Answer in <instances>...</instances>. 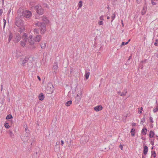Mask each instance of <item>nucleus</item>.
Segmentation results:
<instances>
[{"mask_svg":"<svg viewBox=\"0 0 158 158\" xmlns=\"http://www.w3.org/2000/svg\"><path fill=\"white\" fill-rule=\"evenodd\" d=\"M143 110V108L142 107H141L140 108V110Z\"/></svg>","mask_w":158,"mask_h":158,"instance_id":"obj_54","label":"nucleus"},{"mask_svg":"<svg viewBox=\"0 0 158 158\" xmlns=\"http://www.w3.org/2000/svg\"><path fill=\"white\" fill-rule=\"evenodd\" d=\"M149 119L150 120V121L151 123H152L154 122L152 118V117H150Z\"/></svg>","mask_w":158,"mask_h":158,"instance_id":"obj_40","label":"nucleus"},{"mask_svg":"<svg viewBox=\"0 0 158 158\" xmlns=\"http://www.w3.org/2000/svg\"><path fill=\"white\" fill-rule=\"evenodd\" d=\"M23 15L24 17L28 18L31 16V13L28 10L23 11Z\"/></svg>","mask_w":158,"mask_h":158,"instance_id":"obj_5","label":"nucleus"},{"mask_svg":"<svg viewBox=\"0 0 158 158\" xmlns=\"http://www.w3.org/2000/svg\"><path fill=\"white\" fill-rule=\"evenodd\" d=\"M39 99L40 101H42L44 98V96L43 94V93H41L39 96Z\"/></svg>","mask_w":158,"mask_h":158,"instance_id":"obj_17","label":"nucleus"},{"mask_svg":"<svg viewBox=\"0 0 158 158\" xmlns=\"http://www.w3.org/2000/svg\"><path fill=\"white\" fill-rule=\"evenodd\" d=\"M21 139L24 142L31 143V145L32 144V143L35 141V139L34 137H29L23 136Z\"/></svg>","mask_w":158,"mask_h":158,"instance_id":"obj_3","label":"nucleus"},{"mask_svg":"<svg viewBox=\"0 0 158 158\" xmlns=\"http://www.w3.org/2000/svg\"><path fill=\"white\" fill-rule=\"evenodd\" d=\"M44 6L46 7L47 8H48V6L47 4H44Z\"/></svg>","mask_w":158,"mask_h":158,"instance_id":"obj_47","label":"nucleus"},{"mask_svg":"<svg viewBox=\"0 0 158 158\" xmlns=\"http://www.w3.org/2000/svg\"><path fill=\"white\" fill-rule=\"evenodd\" d=\"M98 24L100 25H103L104 24V23L102 21H98Z\"/></svg>","mask_w":158,"mask_h":158,"instance_id":"obj_34","label":"nucleus"},{"mask_svg":"<svg viewBox=\"0 0 158 158\" xmlns=\"http://www.w3.org/2000/svg\"><path fill=\"white\" fill-rule=\"evenodd\" d=\"M155 133L154 132L151 131L149 133V137L150 138H152L154 136Z\"/></svg>","mask_w":158,"mask_h":158,"instance_id":"obj_24","label":"nucleus"},{"mask_svg":"<svg viewBox=\"0 0 158 158\" xmlns=\"http://www.w3.org/2000/svg\"><path fill=\"white\" fill-rule=\"evenodd\" d=\"M141 2V0H137L136 2L138 3H139Z\"/></svg>","mask_w":158,"mask_h":158,"instance_id":"obj_48","label":"nucleus"},{"mask_svg":"<svg viewBox=\"0 0 158 158\" xmlns=\"http://www.w3.org/2000/svg\"><path fill=\"white\" fill-rule=\"evenodd\" d=\"M4 126L6 128H9L10 127L9 126L8 123H5Z\"/></svg>","mask_w":158,"mask_h":158,"instance_id":"obj_36","label":"nucleus"},{"mask_svg":"<svg viewBox=\"0 0 158 158\" xmlns=\"http://www.w3.org/2000/svg\"><path fill=\"white\" fill-rule=\"evenodd\" d=\"M37 78L38 79L40 80V81L41 80V79L40 77L39 76H37Z\"/></svg>","mask_w":158,"mask_h":158,"instance_id":"obj_51","label":"nucleus"},{"mask_svg":"<svg viewBox=\"0 0 158 158\" xmlns=\"http://www.w3.org/2000/svg\"><path fill=\"white\" fill-rule=\"evenodd\" d=\"M82 94L81 91L80 92V93L77 94L75 97V102L76 104H78L80 102L82 97Z\"/></svg>","mask_w":158,"mask_h":158,"instance_id":"obj_6","label":"nucleus"},{"mask_svg":"<svg viewBox=\"0 0 158 158\" xmlns=\"http://www.w3.org/2000/svg\"><path fill=\"white\" fill-rule=\"evenodd\" d=\"M90 73L89 72H86L85 75V77L86 79H88Z\"/></svg>","mask_w":158,"mask_h":158,"instance_id":"obj_27","label":"nucleus"},{"mask_svg":"<svg viewBox=\"0 0 158 158\" xmlns=\"http://www.w3.org/2000/svg\"><path fill=\"white\" fill-rule=\"evenodd\" d=\"M27 42H25V41H21L20 42V44L21 45V46H23V47H27V46L26 45V43Z\"/></svg>","mask_w":158,"mask_h":158,"instance_id":"obj_19","label":"nucleus"},{"mask_svg":"<svg viewBox=\"0 0 158 158\" xmlns=\"http://www.w3.org/2000/svg\"><path fill=\"white\" fill-rule=\"evenodd\" d=\"M151 3H152V4L153 5H155L156 4V3L154 2L153 0H151Z\"/></svg>","mask_w":158,"mask_h":158,"instance_id":"obj_43","label":"nucleus"},{"mask_svg":"<svg viewBox=\"0 0 158 158\" xmlns=\"http://www.w3.org/2000/svg\"><path fill=\"white\" fill-rule=\"evenodd\" d=\"M35 25L40 27V33L41 34L44 33L46 30V27L44 23L38 22L35 23Z\"/></svg>","mask_w":158,"mask_h":158,"instance_id":"obj_2","label":"nucleus"},{"mask_svg":"<svg viewBox=\"0 0 158 158\" xmlns=\"http://www.w3.org/2000/svg\"><path fill=\"white\" fill-rule=\"evenodd\" d=\"M43 20L45 21V23H47L48 21L47 19L46 18H44Z\"/></svg>","mask_w":158,"mask_h":158,"instance_id":"obj_41","label":"nucleus"},{"mask_svg":"<svg viewBox=\"0 0 158 158\" xmlns=\"http://www.w3.org/2000/svg\"><path fill=\"white\" fill-rule=\"evenodd\" d=\"M58 69V64L56 62L54 63L52 68V71L54 73H56Z\"/></svg>","mask_w":158,"mask_h":158,"instance_id":"obj_9","label":"nucleus"},{"mask_svg":"<svg viewBox=\"0 0 158 158\" xmlns=\"http://www.w3.org/2000/svg\"><path fill=\"white\" fill-rule=\"evenodd\" d=\"M147 61H148L147 59H146L144 61H143V62L144 63H146L147 62Z\"/></svg>","mask_w":158,"mask_h":158,"instance_id":"obj_50","label":"nucleus"},{"mask_svg":"<svg viewBox=\"0 0 158 158\" xmlns=\"http://www.w3.org/2000/svg\"><path fill=\"white\" fill-rule=\"evenodd\" d=\"M35 41L38 42H39L42 38V37L40 35H38L36 36V37H35Z\"/></svg>","mask_w":158,"mask_h":158,"instance_id":"obj_12","label":"nucleus"},{"mask_svg":"<svg viewBox=\"0 0 158 158\" xmlns=\"http://www.w3.org/2000/svg\"><path fill=\"white\" fill-rule=\"evenodd\" d=\"M143 121H144L145 119V118H143Z\"/></svg>","mask_w":158,"mask_h":158,"instance_id":"obj_60","label":"nucleus"},{"mask_svg":"<svg viewBox=\"0 0 158 158\" xmlns=\"http://www.w3.org/2000/svg\"><path fill=\"white\" fill-rule=\"evenodd\" d=\"M28 41L30 45H34L35 44V42H36L35 41V38L31 35L29 36Z\"/></svg>","mask_w":158,"mask_h":158,"instance_id":"obj_8","label":"nucleus"},{"mask_svg":"<svg viewBox=\"0 0 158 158\" xmlns=\"http://www.w3.org/2000/svg\"><path fill=\"white\" fill-rule=\"evenodd\" d=\"M34 32L35 34H38L39 33V31L36 28L34 29Z\"/></svg>","mask_w":158,"mask_h":158,"instance_id":"obj_33","label":"nucleus"},{"mask_svg":"<svg viewBox=\"0 0 158 158\" xmlns=\"http://www.w3.org/2000/svg\"><path fill=\"white\" fill-rule=\"evenodd\" d=\"M128 44V41L126 43L124 42H123L121 44V46L122 47L123 45H124L126 44Z\"/></svg>","mask_w":158,"mask_h":158,"instance_id":"obj_35","label":"nucleus"},{"mask_svg":"<svg viewBox=\"0 0 158 158\" xmlns=\"http://www.w3.org/2000/svg\"><path fill=\"white\" fill-rule=\"evenodd\" d=\"M115 14L114 13L112 15V16L111 17V18L112 19V20L111 21V22H112L114 20V19L115 18Z\"/></svg>","mask_w":158,"mask_h":158,"instance_id":"obj_32","label":"nucleus"},{"mask_svg":"<svg viewBox=\"0 0 158 158\" xmlns=\"http://www.w3.org/2000/svg\"><path fill=\"white\" fill-rule=\"evenodd\" d=\"M3 20L4 23V27L6 23V20L4 19H3Z\"/></svg>","mask_w":158,"mask_h":158,"instance_id":"obj_42","label":"nucleus"},{"mask_svg":"<svg viewBox=\"0 0 158 158\" xmlns=\"http://www.w3.org/2000/svg\"><path fill=\"white\" fill-rule=\"evenodd\" d=\"M139 113L140 114H141L142 113V111L141 110H140L139 111Z\"/></svg>","mask_w":158,"mask_h":158,"instance_id":"obj_52","label":"nucleus"},{"mask_svg":"<svg viewBox=\"0 0 158 158\" xmlns=\"http://www.w3.org/2000/svg\"><path fill=\"white\" fill-rule=\"evenodd\" d=\"M82 2L81 1H80L78 3V6H79V8L78 9V10H79L80 8H81L82 6Z\"/></svg>","mask_w":158,"mask_h":158,"instance_id":"obj_30","label":"nucleus"},{"mask_svg":"<svg viewBox=\"0 0 158 158\" xmlns=\"http://www.w3.org/2000/svg\"><path fill=\"white\" fill-rule=\"evenodd\" d=\"M12 118H13V117L12 116V115L11 114H10L6 116V119H11Z\"/></svg>","mask_w":158,"mask_h":158,"instance_id":"obj_31","label":"nucleus"},{"mask_svg":"<svg viewBox=\"0 0 158 158\" xmlns=\"http://www.w3.org/2000/svg\"><path fill=\"white\" fill-rule=\"evenodd\" d=\"M133 125H134V126H135V123H134V124H133Z\"/></svg>","mask_w":158,"mask_h":158,"instance_id":"obj_64","label":"nucleus"},{"mask_svg":"<svg viewBox=\"0 0 158 158\" xmlns=\"http://www.w3.org/2000/svg\"><path fill=\"white\" fill-rule=\"evenodd\" d=\"M15 24L19 27V32L21 33L24 31L25 26L24 24L23 21L22 19H17L16 21Z\"/></svg>","mask_w":158,"mask_h":158,"instance_id":"obj_1","label":"nucleus"},{"mask_svg":"<svg viewBox=\"0 0 158 158\" xmlns=\"http://www.w3.org/2000/svg\"><path fill=\"white\" fill-rule=\"evenodd\" d=\"M158 40L156 39V41L154 43V45L156 46H157L158 45Z\"/></svg>","mask_w":158,"mask_h":158,"instance_id":"obj_38","label":"nucleus"},{"mask_svg":"<svg viewBox=\"0 0 158 158\" xmlns=\"http://www.w3.org/2000/svg\"><path fill=\"white\" fill-rule=\"evenodd\" d=\"M135 130L134 128H132L131 129L130 133H131V135L132 136H135Z\"/></svg>","mask_w":158,"mask_h":158,"instance_id":"obj_20","label":"nucleus"},{"mask_svg":"<svg viewBox=\"0 0 158 158\" xmlns=\"http://www.w3.org/2000/svg\"><path fill=\"white\" fill-rule=\"evenodd\" d=\"M147 129L145 127H144L143 128L141 132L143 134V135H145L147 134Z\"/></svg>","mask_w":158,"mask_h":158,"instance_id":"obj_18","label":"nucleus"},{"mask_svg":"<svg viewBox=\"0 0 158 158\" xmlns=\"http://www.w3.org/2000/svg\"><path fill=\"white\" fill-rule=\"evenodd\" d=\"M9 134L10 137L11 138H14V134L13 133L12 131L10 130L9 131Z\"/></svg>","mask_w":158,"mask_h":158,"instance_id":"obj_28","label":"nucleus"},{"mask_svg":"<svg viewBox=\"0 0 158 158\" xmlns=\"http://www.w3.org/2000/svg\"><path fill=\"white\" fill-rule=\"evenodd\" d=\"M26 133L24 135V136H26L27 137H29L30 135V131H29L28 129L27 128H25Z\"/></svg>","mask_w":158,"mask_h":158,"instance_id":"obj_14","label":"nucleus"},{"mask_svg":"<svg viewBox=\"0 0 158 158\" xmlns=\"http://www.w3.org/2000/svg\"><path fill=\"white\" fill-rule=\"evenodd\" d=\"M142 158H145V157L143 155H142Z\"/></svg>","mask_w":158,"mask_h":158,"instance_id":"obj_56","label":"nucleus"},{"mask_svg":"<svg viewBox=\"0 0 158 158\" xmlns=\"http://www.w3.org/2000/svg\"><path fill=\"white\" fill-rule=\"evenodd\" d=\"M21 36L19 33L16 34L13 40L15 43L19 42L21 40Z\"/></svg>","mask_w":158,"mask_h":158,"instance_id":"obj_7","label":"nucleus"},{"mask_svg":"<svg viewBox=\"0 0 158 158\" xmlns=\"http://www.w3.org/2000/svg\"><path fill=\"white\" fill-rule=\"evenodd\" d=\"M133 125H134V126H135V123H134V124H133Z\"/></svg>","mask_w":158,"mask_h":158,"instance_id":"obj_63","label":"nucleus"},{"mask_svg":"<svg viewBox=\"0 0 158 158\" xmlns=\"http://www.w3.org/2000/svg\"><path fill=\"white\" fill-rule=\"evenodd\" d=\"M147 7L144 6L142 10L141 14L143 15H144L146 13L147 11Z\"/></svg>","mask_w":158,"mask_h":158,"instance_id":"obj_15","label":"nucleus"},{"mask_svg":"<svg viewBox=\"0 0 158 158\" xmlns=\"http://www.w3.org/2000/svg\"><path fill=\"white\" fill-rule=\"evenodd\" d=\"M104 16L103 15H102L100 17L99 19L101 21H103L104 20Z\"/></svg>","mask_w":158,"mask_h":158,"instance_id":"obj_37","label":"nucleus"},{"mask_svg":"<svg viewBox=\"0 0 158 158\" xmlns=\"http://www.w3.org/2000/svg\"><path fill=\"white\" fill-rule=\"evenodd\" d=\"M72 103V101L69 100L67 101L65 103L66 106H70Z\"/></svg>","mask_w":158,"mask_h":158,"instance_id":"obj_25","label":"nucleus"},{"mask_svg":"<svg viewBox=\"0 0 158 158\" xmlns=\"http://www.w3.org/2000/svg\"><path fill=\"white\" fill-rule=\"evenodd\" d=\"M1 86H2V85H1Z\"/></svg>","mask_w":158,"mask_h":158,"instance_id":"obj_61","label":"nucleus"},{"mask_svg":"<svg viewBox=\"0 0 158 158\" xmlns=\"http://www.w3.org/2000/svg\"><path fill=\"white\" fill-rule=\"evenodd\" d=\"M131 58V56H129V60H130V59Z\"/></svg>","mask_w":158,"mask_h":158,"instance_id":"obj_58","label":"nucleus"},{"mask_svg":"<svg viewBox=\"0 0 158 158\" xmlns=\"http://www.w3.org/2000/svg\"><path fill=\"white\" fill-rule=\"evenodd\" d=\"M153 111L154 113H155L158 111V104L156 105V107L154 108Z\"/></svg>","mask_w":158,"mask_h":158,"instance_id":"obj_23","label":"nucleus"},{"mask_svg":"<svg viewBox=\"0 0 158 158\" xmlns=\"http://www.w3.org/2000/svg\"><path fill=\"white\" fill-rule=\"evenodd\" d=\"M22 39L23 40V41L27 42L28 39H28L27 38V34L26 33H24L22 36Z\"/></svg>","mask_w":158,"mask_h":158,"instance_id":"obj_11","label":"nucleus"},{"mask_svg":"<svg viewBox=\"0 0 158 158\" xmlns=\"http://www.w3.org/2000/svg\"><path fill=\"white\" fill-rule=\"evenodd\" d=\"M121 94V92L120 91L119 92H118V94L119 95H120Z\"/></svg>","mask_w":158,"mask_h":158,"instance_id":"obj_53","label":"nucleus"},{"mask_svg":"<svg viewBox=\"0 0 158 158\" xmlns=\"http://www.w3.org/2000/svg\"><path fill=\"white\" fill-rule=\"evenodd\" d=\"M119 148H120V149L122 150H123V145H121V144H120V146H119Z\"/></svg>","mask_w":158,"mask_h":158,"instance_id":"obj_44","label":"nucleus"},{"mask_svg":"<svg viewBox=\"0 0 158 158\" xmlns=\"http://www.w3.org/2000/svg\"><path fill=\"white\" fill-rule=\"evenodd\" d=\"M151 143L152 145V146L154 145V142L153 141H152Z\"/></svg>","mask_w":158,"mask_h":158,"instance_id":"obj_49","label":"nucleus"},{"mask_svg":"<svg viewBox=\"0 0 158 158\" xmlns=\"http://www.w3.org/2000/svg\"><path fill=\"white\" fill-rule=\"evenodd\" d=\"M2 2H3V3H4V0H2Z\"/></svg>","mask_w":158,"mask_h":158,"instance_id":"obj_62","label":"nucleus"},{"mask_svg":"<svg viewBox=\"0 0 158 158\" xmlns=\"http://www.w3.org/2000/svg\"><path fill=\"white\" fill-rule=\"evenodd\" d=\"M107 19H110V17L109 16H107Z\"/></svg>","mask_w":158,"mask_h":158,"instance_id":"obj_57","label":"nucleus"},{"mask_svg":"<svg viewBox=\"0 0 158 158\" xmlns=\"http://www.w3.org/2000/svg\"><path fill=\"white\" fill-rule=\"evenodd\" d=\"M143 123V120H142L141 121V123Z\"/></svg>","mask_w":158,"mask_h":158,"instance_id":"obj_59","label":"nucleus"},{"mask_svg":"<svg viewBox=\"0 0 158 158\" xmlns=\"http://www.w3.org/2000/svg\"><path fill=\"white\" fill-rule=\"evenodd\" d=\"M16 56L17 57H19V56H20V55H18L17 54V53H16Z\"/></svg>","mask_w":158,"mask_h":158,"instance_id":"obj_55","label":"nucleus"},{"mask_svg":"<svg viewBox=\"0 0 158 158\" xmlns=\"http://www.w3.org/2000/svg\"><path fill=\"white\" fill-rule=\"evenodd\" d=\"M152 153V156L153 158H155L156 156V152L155 151H152L151 152Z\"/></svg>","mask_w":158,"mask_h":158,"instance_id":"obj_29","label":"nucleus"},{"mask_svg":"<svg viewBox=\"0 0 158 158\" xmlns=\"http://www.w3.org/2000/svg\"><path fill=\"white\" fill-rule=\"evenodd\" d=\"M148 151V148L147 146H145L144 147V149L143 151V153L145 155H146Z\"/></svg>","mask_w":158,"mask_h":158,"instance_id":"obj_16","label":"nucleus"},{"mask_svg":"<svg viewBox=\"0 0 158 158\" xmlns=\"http://www.w3.org/2000/svg\"><path fill=\"white\" fill-rule=\"evenodd\" d=\"M61 145L62 146H63V144H64V142L63 140H61Z\"/></svg>","mask_w":158,"mask_h":158,"instance_id":"obj_45","label":"nucleus"},{"mask_svg":"<svg viewBox=\"0 0 158 158\" xmlns=\"http://www.w3.org/2000/svg\"><path fill=\"white\" fill-rule=\"evenodd\" d=\"M3 11L2 10V9H0V14L1 15H2V13Z\"/></svg>","mask_w":158,"mask_h":158,"instance_id":"obj_46","label":"nucleus"},{"mask_svg":"<svg viewBox=\"0 0 158 158\" xmlns=\"http://www.w3.org/2000/svg\"><path fill=\"white\" fill-rule=\"evenodd\" d=\"M46 43L45 42H43L41 43V44H40V46L41 47V48L42 49H44L45 48L46 45Z\"/></svg>","mask_w":158,"mask_h":158,"instance_id":"obj_21","label":"nucleus"},{"mask_svg":"<svg viewBox=\"0 0 158 158\" xmlns=\"http://www.w3.org/2000/svg\"><path fill=\"white\" fill-rule=\"evenodd\" d=\"M28 60V59L27 58H25L23 61L22 64L24 66L25 64L26 63Z\"/></svg>","mask_w":158,"mask_h":158,"instance_id":"obj_26","label":"nucleus"},{"mask_svg":"<svg viewBox=\"0 0 158 158\" xmlns=\"http://www.w3.org/2000/svg\"><path fill=\"white\" fill-rule=\"evenodd\" d=\"M35 9L38 14L42 15L44 13V9L40 5L38 4L35 6Z\"/></svg>","mask_w":158,"mask_h":158,"instance_id":"obj_4","label":"nucleus"},{"mask_svg":"<svg viewBox=\"0 0 158 158\" xmlns=\"http://www.w3.org/2000/svg\"><path fill=\"white\" fill-rule=\"evenodd\" d=\"M126 93L127 91L121 93V94H120V95L122 96H124L126 95Z\"/></svg>","mask_w":158,"mask_h":158,"instance_id":"obj_39","label":"nucleus"},{"mask_svg":"<svg viewBox=\"0 0 158 158\" xmlns=\"http://www.w3.org/2000/svg\"><path fill=\"white\" fill-rule=\"evenodd\" d=\"M102 107L101 105H99L94 107V110L97 111H99L102 110Z\"/></svg>","mask_w":158,"mask_h":158,"instance_id":"obj_10","label":"nucleus"},{"mask_svg":"<svg viewBox=\"0 0 158 158\" xmlns=\"http://www.w3.org/2000/svg\"><path fill=\"white\" fill-rule=\"evenodd\" d=\"M13 37V34L11 32H10L9 34L8 35V42L9 43L11 41V40L12 39Z\"/></svg>","mask_w":158,"mask_h":158,"instance_id":"obj_13","label":"nucleus"},{"mask_svg":"<svg viewBox=\"0 0 158 158\" xmlns=\"http://www.w3.org/2000/svg\"><path fill=\"white\" fill-rule=\"evenodd\" d=\"M49 90V91L48 93H52L53 92V90L52 89L51 87L48 86L47 88V90Z\"/></svg>","mask_w":158,"mask_h":158,"instance_id":"obj_22","label":"nucleus"}]
</instances>
